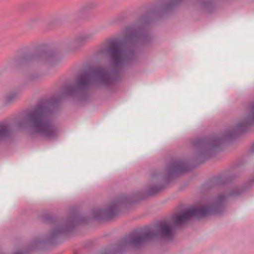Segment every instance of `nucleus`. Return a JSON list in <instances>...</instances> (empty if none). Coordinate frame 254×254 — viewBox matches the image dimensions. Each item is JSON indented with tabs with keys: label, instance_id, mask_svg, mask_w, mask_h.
Segmentation results:
<instances>
[{
	"label": "nucleus",
	"instance_id": "nucleus-1",
	"mask_svg": "<svg viewBox=\"0 0 254 254\" xmlns=\"http://www.w3.org/2000/svg\"><path fill=\"white\" fill-rule=\"evenodd\" d=\"M227 195L219 194L210 204L195 206L179 215L174 214L169 221H162L152 229L134 232L121 239L116 245L115 252L121 253L128 247L137 248L147 242L159 237L171 239L175 227L185 223L191 217L202 218L209 215L220 214L224 209V202Z\"/></svg>",
	"mask_w": 254,
	"mask_h": 254
},
{
	"label": "nucleus",
	"instance_id": "nucleus-2",
	"mask_svg": "<svg viewBox=\"0 0 254 254\" xmlns=\"http://www.w3.org/2000/svg\"><path fill=\"white\" fill-rule=\"evenodd\" d=\"M26 121L28 130L31 136L40 135L52 139L59 133L57 125L52 120V114L46 103L39 104L31 112L27 115Z\"/></svg>",
	"mask_w": 254,
	"mask_h": 254
},
{
	"label": "nucleus",
	"instance_id": "nucleus-3",
	"mask_svg": "<svg viewBox=\"0 0 254 254\" xmlns=\"http://www.w3.org/2000/svg\"><path fill=\"white\" fill-rule=\"evenodd\" d=\"M118 75V69L109 71L100 66L91 67L89 71L83 72L78 76L75 86L67 87L65 94L73 95L78 91L87 89L94 82L99 86H109L112 84Z\"/></svg>",
	"mask_w": 254,
	"mask_h": 254
},
{
	"label": "nucleus",
	"instance_id": "nucleus-4",
	"mask_svg": "<svg viewBox=\"0 0 254 254\" xmlns=\"http://www.w3.org/2000/svg\"><path fill=\"white\" fill-rule=\"evenodd\" d=\"M247 116L233 128L226 130L223 133L207 137V157H209L225 140H229L237 134L245 130L247 127L254 122V102L248 108Z\"/></svg>",
	"mask_w": 254,
	"mask_h": 254
},
{
	"label": "nucleus",
	"instance_id": "nucleus-5",
	"mask_svg": "<svg viewBox=\"0 0 254 254\" xmlns=\"http://www.w3.org/2000/svg\"><path fill=\"white\" fill-rule=\"evenodd\" d=\"M82 223L80 217L77 215H73L66 220H57L53 222L52 228L50 233L43 239L37 238L32 242L30 249H33L38 244L43 241L52 240L57 236L69 232L77 224Z\"/></svg>",
	"mask_w": 254,
	"mask_h": 254
},
{
	"label": "nucleus",
	"instance_id": "nucleus-6",
	"mask_svg": "<svg viewBox=\"0 0 254 254\" xmlns=\"http://www.w3.org/2000/svg\"><path fill=\"white\" fill-rule=\"evenodd\" d=\"M127 197L122 196L111 202L105 207L92 210V217L97 220H109L116 215L121 204L125 202Z\"/></svg>",
	"mask_w": 254,
	"mask_h": 254
},
{
	"label": "nucleus",
	"instance_id": "nucleus-7",
	"mask_svg": "<svg viewBox=\"0 0 254 254\" xmlns=\"http://www.w3.org/2000/svg\"><path fill=\"white\" fill-rule=\"evenodd\" d=\"M190 168L186 161L183 160H172L170 161L167 166L165 175L161 174H152L151 178L152 180H164L167 178L177 175L178 174L189 171Z\"/></svg>",
	"mask_w": 254,
	"mask_h": 254
},
{
	"label": "nucleus",
	"instance_id": "nucleus-8",
	"mask_svg": "<svg viewBox=\"0 0 254 254\" xmlns=\"http://www.w3.org/2000/svg\"><path fill=\"white\" fill-rule=\"evenodd\" d=\"M94 38L93 33H83L78 35L68 45V50L70 52H76L80 50Z\"/></svg>",
	"mask_w": 254,
	"mask_h": 254
},
{
	"label": "nucleus",
	"instance_id": "nucleus-9",
	"mask_svg": "<svg viewBox=\"0 0 254 254\" xmlns=\"http://www.w3.org/2000/svg\"><path fill=\"white\" fill-rule=\"evenodd\" d=\"M41 59L51 64H54L59 62V59L52 54L44 52L41 54H32L25 56L22 58L23 61H29L33 59Z\"/></svg>",
	"mask_w": 254,
	"mask_h": 254
},
{
	"label": "nucleus",
	"instance_id": "nucleus-10",
	"mask_svg": "<svg viewBox=\"0 0 254 254\" xmlns=\"http://www.w3.org/2000/svg\"><path fill=\"white\" fill-rule=\"evenodd\" d=\"M21 91L19 89H16L6 93L1 99V105L2 107H7L15 101L20 97Z\"/></svg>",
	"mask_w": 254,
	"mask_h": 254
},
{
	"label": "nucleus",
	"instance_id": "nucleus-11",
	"mask_svg": "<svg viewBox=\"0 0 254 254\" xmlns=\"http://www.w3.org/2000/svg\"><path fill=\"white\" fill-rule=\"evenodd\" d=\"M11 130V125L7 122L0 123V140L7 136Z\"/></svg>",
	"mask_w": 254,
	"mask_h": 254
},
{
	"label": "nucleus",
	"instance_id": "nucleus-12",
	"mask_svg": "<svg viewBox=\"0 0 254 254\" xmlns=\"http://www.w3.org/2000/svg\"><path fill=\"white\" fill-rule=\"evenodd\" d=\"M96 7V4L92 1L88 2L84 4L78 10L79 14H82L86 12L94 9Z\"/></svg>",
	"mask_w": 254,
	"mask_h": 254
},
{
	"label": "nucleus",
	"instance_id": "nucleus-13",
	"mask_svg": "<svg viewBox=\"0 0 254 254\" xmlns=\"http://www.w3.org/2000/svg\"><path fill=\"white\" fill-rule=\"evenodd\" d=\"M42 76V75L39 72H32L27 76V80L29 82H34L40 79Z\"/></svg>",
	"mask_w": 254,
	"mask_h": 254
},
{
	"label": "nucleus",
	"instance_id": "nucleus-14",
	"mask_svg": "<svg viewBox=\"0 0 254 254\" xmlns=\"http://www.w3.org/2000/svg\"><path fill=\"white\" fill-rule=\"evenodd\" d=\"M163 189V187L160 185L153 186L150 187L147 190V193L150 195L154 194Z\"/></svg>",
	"mask_w": 254,
	"mask_h": 254
},
{
	"label": "nucleus",
	"instance_id": "nucleus-15",
	"mask_svg": "<svg viewBox=\"0 0 254 254\" xmlns=\"http://www.w3.org/2000/svg\"><path fill=\"white\" fill-rule=\"evenodd\" d=\"M201 4L206 8L209 9L214 6V2L212 0H205L201 1Z\"/></svg>",
	"mask_w": 254,
	"mask_h": 254
},
{
	"label": "nucleus",
	"instance_id": "nucleus-16",
	"mask_svg": "<svg viewBox=\"0 0 254 254\" xmlns=\"http://www.w3.org/2000/svg\"><path fill=\"white\" fill-rule=\"evenodd\" d=\"M25 121L23 120H20L18 121L16 124L15 126L17 127L21 128H25Z\"/></svg>",
	"mask_w": 254,
	"mask_h": 254
},
{
	"label": "nucleus",
	"instance_id": "nucleus-17",
	"mask_svg": "<svg viewBox=\"0 0 254 254\" xmlns=\"http://www.w3.org/2000/svg\"><path fill=\"white\" fill-rule=\"evenodd\" d=\"M241 192L239 190H237L231 193H230L229 195H236V194H241Z\"/></svg>",
	"mask_w": 254,
	"mask_h": 254
},
{
	"label": "nucleus",
	"instance_id": "nucleus-18",
	"mask_svg": "<svg viewBox=\"0 0 254 254\" xmlns=\"http://www.w3.org/2000/svg\"><path fill=\"white\" fill-rule=\"evenodd\" d=\"M13 254H25L23 253H22L21 252L18 251V252L14 253Z\"/></svg>",
	"mask_w": 254,
	"mask_h": 254
}]
</instances>
